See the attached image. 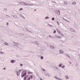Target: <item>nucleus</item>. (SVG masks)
<instances>
[{"mask_svg":"<svg viewBox=\"0 0 80 80\" xmlns=\"http://www.w3.org/2000/svg\"><path fill=\"white\" fill-rule=\"evenodd\" d=\"M18 3H19L20 5H26V6H27L28 3L24 2H18Z\"/></svg>","mask_w":80,"mask_h":80,"instance_id":"nucleus-1","label":"nucleus"},{"mask_svg":"<svg viewBox=\"0 0 80 80\" xmlns=\"http://www.w3.org/2000/svg\"><path fill=\"white\" fill-rule=\"evenodd\" d=\"M55 13L57 14V15H60V11L59 10H56L55 11Z\"/></svg>","mask_w":80,"mask_h":80,"instance_id":"nucleus-2","label":"nucleus"},{"mask_svg":"<svg viewBox=\"0 0 80 80\" xmlns=\"http://www.w3.org/2000/svg\"><path fill=\"white\" fill-rule=\"evenodd\" d=\"M27 75V72L26 71L25 72H24V73H23V74H22V78H23V77H25V75Z\"/></svg>","mask_w":80,"mask_h":80,"instance_id":"nucleus-3","label":"nucleus"},{"mask_svg":"<svg viewBox=\"0 0 80 80\" xmlns=\"http://www.w3.org/2000/svg\"><path fill=\"white\" fill-rule=\"evenodd\" d=\"M59 53L60 54H63L64 53V51L62 50H59Z\"/></svg>","mask_w":80,"mask_h":80,"instance_id":"nucleus-4","label":"nucleus"},{"mask_svg":"<svg viewBox=\"0 0 80 80\" xmlns=\"http://www.w3.org/2000/svg\"><path fill=\"white\" fill-rule=\"evenodd\" d=\"M56 30H57V32H58V33L60 35H61V34H62V32H61L60 31H59L58 30V29H57Z\"/></svg>","mask_w":80,"mask_h":80,"instance_id":"nucleus-5","label":"nucleus"},{"mask_svg":"<svg viewBox=\"0 0 80 80\" xmlns=\"http://www.w3.org/2000/svg\"><path fill=\"white\" fill-rule=\"evenodd\" d=\"M27 6H33V3H31V4H29L27 3Z\"/></svg>","mask_w":80,"mask_h":80,"instance_id":"nucleus-6","label":"nucleus"},{"mask_svg":"<svg viewBox=\"0 0 80 80\" xmlns=\"http://www.w3.org/2000/svg\"><path fill=\"white\" fill-rule=\"evenodd\" d=\"M54 36H55V37H56V38H62V37H61L58 36L57 35H55Z\"/></svg>","mask_w":80,"mask_h":80,"instance_id":"nucleus-7","label":"nucleus"},{"mask_svg":"<svg viewBox=\"0 0 80 80\" xmlns=\"http://www.w3.org/2000/svg\"><path fill=\"white\" fill-rule=\"evenodd\" d=\"M70 30L72 32H75V31L74 30V29H73L72 28H70Z\"/></svg>","mask_w":80,"mask_h":80,"instance_id":"nucleus-8","label":"nucleus"},{"mask_svg":"<svg viewBox=\"0 0 80 80\" xmlns=\"http://www.w3.org/2000/svg\"><path fill=\"white\" fill-rule=\"evenodd\" d=\"M72 4L73 5H76V4H77V2H76L74 1V2H73L72 3Z\"/></svg>","mask_w":80,"mask_h":80,"instance_id":"nucleus-9","label":"nucleus"},{"mask_svg":"<svg viewBox=\"0 0 80 80\" xmlns=\"http://www.w3.org/2000/svg\"><path fill=\"white\" fill-rule=\"evenodd\" d=\"M15 61L14 60H12L11 61V63H15Z\"/></svg>","mask_w":80,"mask_h":80,"instance_id":"nucleus-10","label":"nucleus"},{"mask_svg":"<svg viewBox=\"0 0 80 80\" xmlns=\"http://www.w3.org/2000/svg\"><path fill=\"white\" fill-rule=\"evenodd\" d=\"M28 77V75L25 76L24 78V80H27V77Z\"/></svg>","mask_w":80,"mask_h":80,"instance_id":"nucleus-11","label":"nucleus"},{"mask_svg":"<svg viewBox=\"0 0 80 80\" xmlns=\"http://www.w3.org/2000/svg\"><path fill=\"white\" fill-rule=\"evenodd\" d=\"M13 43L16 45V46H17V47H18V46H17L18 45V42H13Z\"/></svg>","mask_w":80,"mask_h":80,"instance_id":"nucleus-12","label":"nucleus"},{"mask_svg":"<svg viewBox=\"0 0 80 80\" xmlns=\"http://www.w3.org/2000/svg\"><path fill=\"white\" fill-rule=\"evenodd\" d=\"M47 25H48L49 27H53L52 25H51L48 23H47Z\"/></svg>","mask_w":80,"mask_h":80,"instance_id":"nucleus-13","label":"nucleus"},{"mask_svg":"<svg viewBox=\"0 0 80 80\" xmlns=\"http://www.w3.org/2000/svg\"><path fill=\"white\" fill-rule=\"evenodd\" d=\"M50 48H55V47H54V46H50Z\"/></svg>","mask_w":80,"mask_h":80,"instance_id":"nucleus-14","label":"nucleus"},{"mask_svg":"<svg viewBox=\"0 0 80 80\" xmlns=\"http://www.w3.org/2000/svg\"><path fill=\"white\" fill-rule=\"evenodd\" d=\"M12 17H14V18H17V16L15 15H12Z\"/></svg>","mask_w":80,"mask_h":80,"instance_id":"nucleus-15","label":"nucleus"},{"mask_svg":"<svg viewBox=\"0 0 80 80\" xmlns=\"http://www.w3.org/2000/svg\"><path fill=\"white\" fill-rule=\"evenodd\" d=\"M54 68L55 69H56V70H59V69H58V68L56 66L54 67Z\"/></svg>","mask_w":80,"mask_h":80,"instance_id":"nucleus-16","label":"nucleus"},{"mask_svg":"<svg viewBox=\"0 0 80 80\" xmlns=\"http://www.w3.org/2000/svg\"><path fill=\"white\" fill-rule=\"evenodd\" d=\"M20 15V16L21 17H22V18H24V19H25V17H24V16H23V15H22L21 14Z\"/></svg>","mask_w":80,"mask_h":80,"instance_id":"nucleus-17","label":"nucleus"},{"mask_svg":"<svg viewBox=\"0 0 80 80\" xmlns=\"http://www.w3.org/2000/svg\"><path fill=\"white\" fill-rule=\"evenodd\" d=\"M25 30H26V31H27V32H31L30 31L28 30V29H27L26 28H25Z\"/></svg>","mask_w":80,"mask_h":80,"instance_id":"nucleus-18","label":"nucleus"},{"mask_svg":"<svg viewBox=\"0 0 80 80\" xmlns=\"http://www.w3.org/2000/svg\"><path fill=\"white\" fill-rule=\"evenodd\" d=\"M36 45H40V44L38 43V42L37 41L36 42Z\"/></svg>","mask_w":80,"mask_h":80,"instance_id":"nucleus-19","label":"nucleus"},{"mask_svg":"<svg viewBox=\"0 0 80 80\" xmlns=\"http://www.w3.org/2000/svg\"><path fill=\"white\" fill-rule=\"evenodd\" d=\"M64 3L65 5H68V2H67L66 1H64Z\"/></svg>","mask_w":80,"mask_h":80,"instance_id":"nucleus-20","label":"nucleus"},{"mask_svg":"<svg viewBox=\"0 0 80 80\" xmlns=\"http://www.w3.org/2000/svg\"><path fill=\"white\" fill-rule=\"evenodd\" d=\"M4 45H8V43H7L6 42H5V43H4Z\"/></svg>","mask_w":80,"mask_h":80,"instance_id":"nucleus-21","label":"nucleus"},{"mask_svg":"<svg viewBox=\"0 0 80 80\" xmlns=\"http://www.w3.org/2000/svg\"><path fill=\"white\" fill-rule=\"evenodd\" d=\"M41 70H42L43 72H45V70L43 68H41Z\"/></svg>","mask_w":80,"mask_h":80,"instance_id":"nucleus-22","label":"nucleus"},{"mask_svg":"<svg viewBox=\"0 0 80 80\" xmlns=\"http://www.w3.org/2000/svg\"><path fill=\"white\" fill-rule=\"evenodd\" d=\"M65 77L66 78V79H68V76L67 75H66L65 76Z\"/></svg>","mask_w":80,"mask_h":80,"instance_id":"nucleus-23","label":"nucleus"},{"mask_svg":"<svg viewBox=\"0 0 80 80\" xmlns=\"http://www.w3.org/2000/svg\"><path fill=\"white\" fill-rule=\"evenodd\" d=\"M57 79H58V80H63V79H61L59 78H58Z\"/></svg>","mask_w":80,"mask_h":80,"instance_id":"nucleus-24","label":"nucleus"},{"mask_svg":"<svg viewBox=\"0 0 80 80\" xmlns=\"http://www.w3.org/2000/svg\"><path fill=\"white\" fill-rule=\"evenodd\" d=\"M0 53H1V54H3L4 53V52L0 51Z\"/></svg>","mask_w":80,"mask_h":80,"instance_id":"nucleus-25","label":"nucleus"},{"mask_svg":"<svg viewBox=\"0 0 80 80\" xmlns=\"http://www.w3.org/2000/svg\"><path fill=\"white\" fill-rule=\"evenodd\" d=\"M66 56H67V57H68V58H70V56H69V55L67 54H66Z\"/></svg>","mask_w":80,"mask_h":80,"instance_id":"nucleus-26","label":"nucleus"},{"mask_svg":"<svg viewBox=\"0 0 80 80\" xmlns=\"http://www.w3.org/2000/svg\"><path fill=\"white\" fill-rule=\"evenodd\" d=\"M23 10V8H20L19 10V11H21V10Z\"/></svg>","mask_w":80,"mask_h":80,"instance_id":"nucleus-27","label":"nucleus"},{"mask_svg":"<svg viewBox=\"0 0 80 80\" xmlns=\"http://www.w3.org/2000/svg\"><path fill=\"white\" fill-rule=\"evenodd\" d=\"M65 65H63L61 67V68H65Z\"/></svg>","mask_w":80,"mask_h":80,"instance_id":"nucleus-28","label":"nucleus"},{"mask_svg":"<svg viewBox=\"0 0 80 80\" xmlns=\"http://www.w3.org/2000/svg\"><path fill=\"white\" fill-rule=\"evenodd\" d=\"M28 8L29 10H30V9H32V8L31 7H28Z\"/></svg>","mask_w":80,"mask_h":80,"instance_id":"nucleus-29","label":"nucleus"},{"mask_svg":"<svg viewBox=\"0 0 80 80\" xmlns=\"http://www.w3.org/2000/svg\"><path fill=\"white\" fill-rule=\"evenodd\" d=\"M62 64H60L59 65V67H62Z\"/></svg>","mask_w":80,"mask_h":80,"instance_id":"nucleus-30","label":"nucleus"},{"mask_svg":"<svg viewBox=\"0 0 80 80\" xmlns=\"http://www.w3.org/2000/svg\"><path fill=\"white\" fill-rule=\"evenodd\" d=\"M16 74L18 75V71H16Z\"/></svg>","mask_w":80,"mask_h":80,"instance_id":"nucleus-31","label":"nucleus"},{"mask_svg":"<svg viewBox=\"0 0 80 80\" xmlns=\"http://www.w3.org/2000/svg\"><path fill=\"white\" fill-rule=\"evenodd\" d=\"M37 6V4H33V6Z\"/></svg>","mask_w":80,"mask_h":80,"instance_id":"nucleus-32","label":"nucleus"},{"mask_svg":"<svg viewBox=\"0 0 80 80\" xmlns=\"http://www.w3.org/2000/svg\"><path fill=\"white\" fill-rule=\"evenodd\" d=\"M48 18H49L48 17H46L45 18V19H48Z\"/></svg>","mask_w":80,"mask_h":80,"instance_id":"nucleus-33","label":"nucleus"},{"mask_svg":"<svg viewBox=\"0 0 80 80\" xmlns=\"http://www.w3.org/2000/svg\"><path fill=\"white\" fill-rule=\"evenodd\" d=\"M43 58V57L42 56H41V59L42 60Z\"/></svg>","mask_w":80,"mask_h":80,"instance_id":"nucleus-34","label":"nucleus"},{"mask_svg":"<svg viewBox=\"0 0 80 80\" xmlns=\"http://www.w3.org/2000/svg\"><path fill=\"white\" fill-rule=\"evenodd\" d=\"M65 20L66 22H70V21H68V20H67V19H65Z\"/></svg>","mask_w":80,"mask_h":80,"instance_id":"nucleus-35","label":"nucleus"},{"mask_svg":"<svg viewBox=\"0 0 80 80\" xmlns=\"http://www.w3.org/2000/svg\"><path fill=\"white\" fill-rule=\"evenodd\" d=\"M22 70H19V72H18V73L21 72V71H22Z\"/></svg>","mask_w":80,"mask_h":80,"instance_id":"nucleus-36","label":"nucleus"},{"mask_svg":"<svg viewBox=\"0 0 80 80\" xmlns=\"http://www.w3.org/2000/svg\"><path fill=\"white\" fill-rule=\"evenodd\" d=\"M52 20H55V18H52Z\"/></svg>","mask_w":80,"mask_h":80,"instance_id":"nucleus-37","label":"nucleus"},{"mask_svg":"<svg viewBox=\"0 0 80 80\" xmlns=\"http://www.w3.org/2000/svg\"><path fill=\"white\" fill-rule=\"evenodd\" d=\"M53 33H56V30L54 31H53Z\"/></svg>","mask_w":80,"mask_h":80,"instance_id":"nucleus-38","label":"nucleus"},{"mask_svg":"<svg viewBox=\"0 0 80 80\" xmlns=\"http://www.w3.org/2000/svg\"><path fill=\"white\" fill-rule=\"evenodd\" d=\"M48 77H50V74L49 73H48Z\"/></svg>","mask_w":80,"mask_h":80,"instance_id":"nucleus-39","label":"nucleus"},{"mask_svg":"<svg viewBox=\"0 0 80 80\" xmlns=\"http://www.w3.org/2000/svg\"><path fill=\"white\" fill-rule=\"evenodd\" d=\"M28 73H29V74H30V73H32V72H28Z\"/></svg>","mask_w":80,"mask_h":80,"instance_id":"nucleus-40","label":"nucleus"},{"mask_svg":"<svg viewBox=\"0 0 80 80\" xmlns=\"http://www.w3.org/2000/svg\"><path fill=\"white\" fill-rule=\"evenodd\" d=\"M60 35H61V36H62V37H64V36L63 35V34H60Z\"/></svg>","mask_w":80,"mask_h":80,"instance_id":"nucleus-41","label":"nucleus"},{"mask_svg":"<svg viewBox=\"0 0 80 80\" xmlns=\"http://www.w3.org/2000/svg\"><path fill=\"white\" fill-rule=\"evenodd\" d=\"M49 37H50V38H52L53 37H52L51 36H49Z\"/></svg>","mask_w":80,"mask_h":80,"instance_id":"nucleus-42","label":"nucleus"},{"mask_svg":"<svg viewBox=\"0 0 80 80\" xmlns=\"http://www.w3.org/2000/svg\"><path fill=\"white\" fill-rule=\"evenodd\" d=\"M22 66H23V64H20V66L21 67H22Z\"/></svg>","mask_w":80,"mask_h":80,"instance_id":"nucleus-43","label":"nucleus"},{"mask_svg":"<svg viewBox=\"0 0 80 80\" xmlns=\"http://www.w3.org/2000/svg\"><path fill=\"white\" fill-rule=\"evenodd\" d=\"M55 78H56V79H57L58 78H57V77L56 76L55 77Z\"/></svg>","mask_w":80,"mask_h":80,"instance_id":"nucleus-44","label":"nucleus"},{"mask_svg":"<svg viewBox=\"0 0 80 80\" xmlns=\"http://www.w3.org/2000/svg\"><path fill=\"white\" fill-rule=\"evenodd\" d=\"M28 80H30V77H29V78H28Z\"/></svg>","mask_w":80,"mask_h":80,"instance_id":"nucleus-45","label":"nucleus"},{"mask_svg":"<svg viewBox=\"0 0 80 80\" xmlns=\"http://www.w3.org/2000/svg\"><path fill=\"white\" fill-rule=\"evenodd\" d=\"M32 77H33V76L32 75L31 76V78L32 79Z\"/></svg>","mask_w":80,"mask_h":80,"instance_id":"nucleus-46","label":"nucleus"},{"mask_svg":"<svg viewBox=\"0 0 80 80\" xmlns=\"http://www.w3.org/2000/svg\"><path fill=\"white\" fill-rule=\"evenodd\" d=\"M13 47H15V46H16V45L15 44H13Z\"/></svg>","mask_w":80,"mask_h":80,"instance_id":"nucleus-47","label":"nucleus"},{"mask_svg":"<svg viewBox=\"0 0 80 80\" xmlns=\"http://www.w3.org/2000/svg\"><path fill=\"white\" fill-rule=\"evenodd\" d=\"M57 23L58 24V25H60V24H59V23H58V22H57Z\"/></svg>","mask_w":80,"mask_h":80,"instance_id":"nucleus-48","label":"nucleus"},{"mask_svg":"<svg viewBox=\"0 0 80 80\" xmlns=\"http://www.w3.org/2000/svg\"><path fill=\"white\" fill-rule=\"evenodd\" d=\"M69 62L70 63V64H72V62Z\"/></svg>","mask_w":80,"mask_h":80,"instance_id":"nucleus-49","label":"nucleus"},{"mask_svg":"<svg viewBox=\"0 0 80 80\" xmlns=\"http://www.w3.org/2000/svg\"><path fill=\"white\" fill-rule=\"evenodd\" d=\"M5 10H7V8H5Z\"/></svg>","mask_w":80,"mask_h":80,"instance_id":"nucleus-50","label":"nucleus"},{"mask_svg":"<svg viewBox=\"0 0 80 80\" xmlns=\"http://www.w3.org/2000/svg\"><path fill=\"white\" fill-rule=\"evenodd\" d=\"M3 69H4V70H5V69H6V68H4Z\"/></svg>","mask_w":80,"mask_h":80,"instance_id":"nucleus-51","label":"nucleus"},{"mask_svg":"<svg viewBox=\"0 0 80 80\" xmlns=\"http://www.w3.org/2000/svg\"><path fill=\"white\" fill-rule=\"evenodd\" d=\"M7 25H8V22L7 23Z\"/></svg>","mask_w":80,"mask_h":80,"instance_id":"nucleus-52","label":"nucleus"},{"mask_svg":"<svg viewBox=\"0 0 80 80\" xmlns=\"http://www.w3.org/2000/svg\"><path fill=\"white\" fill-rule=\"evenodd\" d=\"M16 13H18V12H17V11H16Z\"/></svg>","mask_w":80,"mask_h":80,"instance_id":"nucleus-53","label":"nucleus"},{"mask_svg":"<svg viewBox=\"0 0 80 80\" xmlns=\"http://www.w3.org/2000/svg\"><path fill=\"white\" fill-rule=\"evenodd\" d=\"M46 76H47V75H48V74H46Z\"/></svg>","mask_w":80,"mask_h":80,"instance_id":"nucleus-54","label":"nucleus"},{"mask_svg":"<svg viewBox=\"0 0 80 80\" xmlns=\"http://www.w3.org/2000/svg\"><path fill=\"white\" fill-rule=\"evenodd\" d=\"M8 17H10V16H8Z\"/></svg>","mask_w":80,"mask_h":80,"instance_id":"nucleus-55","label":"nucleus"},{"mask_svg":"<svg viewBox=\"0 0 80 80\" xmlns=\"http://www.w3.org/2000/svg\"><path fill=\"white\" fill-rule=\"evenodd\" d=\"M36 10V9H35V11Z\"/></svg>","mask_w":80,"mask_h":80,"instance_id":"nucleus-56","label":"nucleus"},{"mask_svg":"<svg viewBox=\"0 0 80 80\" xmlns=\"http://www.w3.org/2000/svg\"><path fill=\"white\" fill-rule=\"evenodd\" d=\"M23 71L22 72V73H23Z\"/></svg>","mask_w":80,"mask_h":80,"instance_id":"nucleus-57","label":"nucleus"},{"mask_svg":"<svg viewBox=\"0 0 80 80\" xmlns=\"http://www.w3.org/2000/svg\"><path fill=\"white\" fill-rule=\"evenodd\" d=\"M55 3H56V2H55Z\"/></svg>","mask_w":80,"mask_h":80,"instance_id":"nucleus-58","label":"nucleus"}]
</instances>
